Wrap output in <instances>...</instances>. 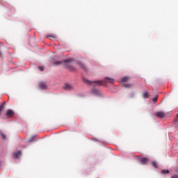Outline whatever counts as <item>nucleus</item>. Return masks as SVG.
Instances as JSON below:
<instances>
[{
  "mask_svg": "<svg viewBox=\"0 0 178 178\" xmlns=\"http://www.w3.org/2000/svg\"><path fill=\"white\" fill-rule=\"evenodd\" d=\"M70 62H72V59H67L63 61H55L54 65H56V66H59V65L64 64L65 66H68V67H69L70 70H71V72H74V70H76V68H74V67H72L70 65Z\"/></svg>",
  "mask_w": 178,
  "mask_h": 178,
  "instance_id": "nucleus-1",
  "label": "nucleus"
},
{
  "mask_svg": "<svg viewBox=\"0 0 178 178\" xmlns=\"http://www.w3.org/2000/svg\"><path fill=\"white\" fill-rule=\"evenodd\" d=\"M83 81L85 84L91 85L94 83L95 84H97V86H104V82H102V81H95L92 82L86 78H83Z\"/></svg>",
  "mask_w": 178,
  "mask_h": 178,
  "instance_id": "nucleus-2",
  "label": "nucleus"
},
{
  "mask_svg": "<svg viewBox=\"0 0 178 178\" xmlns=\"http://www.w3.org/2000/svg\"><path fill=\"white\" fill-rule=\"evenodd\" d=\"M154 116L159 118V119H163L166 116V113L164 111H157L154 113Z\"/></svg>",
  "mask_w": 178,
  "mask_h": 178,
  "instance_id": "nucleus-3",
  "label": "nucleus"
},
{
  "mask_svg": "<svg viewBox=\"0 0 178 178\" xmlns=\"http://www.w3.org/2000/svg\"><path fill=\"white\" fill-rule=\"evenodd\" d=\"M104 82L108 83L109 84H113L115 83V79H113L111 77H105Z\"/></svg>",
  "mask_w": 178,
  "mask_h": 178,
  "instance_id": "nucleus-4",
  "label": "nucleus"
},
{
  "mask_svg": "<svg viewBox=\"0 0 178 178\" xmlns=\"http://www.w3.org/2000/svg\"><path fill=\"white\" fill-rule=\"evenodd\" d=\"M64 90H66L67 91H70V90H73V86L66 83L64 86Z\"/></svg>",
  "mask_w": 178,
  "mask_h": 178,
  "instance_id": "nucleus-5",
  "label": "nucleus"
},
{
  "mask_svg": "<svg viewBox=\"0 0 178 178\" xmlns=\"http://www.w3.org/2000/svg\"><path fill=\"white\" fill-rule=\"evenodd\" d=\"M77 65L79 66H80V67H81V69H83V70H85V72H87V70H88V69L87 68V67H86V65L81 63V62H78Z\"/></svg>",
  "mask_w": 178,
  "mask_h": 178,
  "instance_id": "nucleus-6",
  "label": "nucleus"
},
{
  "mask_svg": "<svg viewBox=\"0 0 178 178\" xmlns=\"http://www.w3.org/2000/svg\"><path fill=\"white\" fill-rule=\"evenodd\" d=\"M14 114H15V113L12 110H8L6 113V116H8V118H12Z\"/></svg>",
  "mask_w": 178,
  "mask_h": 178,
  "instance_id": "nucleus-7",
  "label": "nucleus"
},
{
  "mask_svg": "<svg viewBox=\"0 0 178 178\" xmlns=\"http://www.w3.org/2000/svg\"><path fill=\"white\" fill-rule=\"evenodd\" d=\"M20 155H22V151H18L13 154V158L14 159H17Z\"/></svg>",
  "mask_w": 178,
  "mask_h": 178,
  "instance_id": "nucleus-8",
  "label": "nucleus"
},
{
  "mask_svg": "<svg viewBox=\"0 0 178 178\" xmlns=\"http://www.w3.org/2000/svg\"><path fill=\"white\" fill-rule=\"evenodd\" d=\"M140 163L142 165H147V163H148V159L147 158H145V157H143L142 159H140Z\"/></svg>",
  "mask_w": 178,
  "mask_h": 178,
  "instance_id": "nucleus-9",
  "label": "nucleus"
},
{
  "mask_svg": "<svg viewBox=\"0 0 178 178\" xmlns=\"http://www.w3.org/2000/svg\"><path fill=\"white\" fill-rule=\"evenodd\" d=\"M39 87L42 90H46V88H47V83H45V82H40L39 83Z\"/></svg>",
  "mask_w": 178,
  "mask_h": 178,
  "instance_id": "nucleus-10",
  "label": "nucleus"
},
{
  "mask_svg": "<svg viewBox=\"0 0 178 178\" xmlns=\"http://www.w3.org/2000/svg\"><path fill=\"white\" fill-rule=\"evenodd\" d=\"M92 92L93 94H95V95H101V90H97V89H93L92 90Z\"/></svg>",
  "mask_w": 178,
  "mask_h": 178,
  "instance_id": "nucleus-11",
  "label": "nucleus"
},
{
  "mask_svg": "<svg viewBox=\"0 0 178 178\" xmlns=\"http://www.w3.org/2000/svg\"><path fill=\"white\" fill-rule=\"evenodd\" d=\"M123 87H124V88H131V87H133V84L131 83H123Z\"/></svg>",
  "mask_w": 178,
  "mask_h": 178,
  "instance_id": "nucleus-12",
  "label": "nucleus"
},
{
  "mask_svg": "<svg viewBox=\"0 0 178 178\" xmlns=\"http://www.w3.org/2000/svg\"><path fill=\"white\" fill-rule=\"evenodd\" d=\"M128 80H129V77L128 76H124V77L121 79L122 83H126V81H128Z\"/></svg>",
  "mask_w": 178,
  "mask_h": 178,
  "instance_id": "nucleus-13",
  "label": "nucleus"
},
{
  "mask_svg": "<svg viewBox=\"0 0 178 178\" xmlns=\"http://www.w3.org/2000/svg\"><path fill=\"white\" fill-rule=\"evenodd\" d=\"M4 108H5V103H3L0 106V115H1V112H2V111H3Z\"/></svg>",
  "mask_w": 178,
  "mask_h": 178,
  "instance_id": "nucleus-14",
  "label": "nucleus"
},
{
  "mask_svg": "<svg viewBox=\"0 0 178 178\" xmlns=\"http://www.w3.org/2000/svg\"><path fill=\"white\" fill-rule=\"evenodd\" d=\"M143 98H148V97H149L148 92H144L143 93Z\"/></svg>",
  "mask_w": 178,
  "mask_h": 178,
  "instance_id": "nucleus-15",
  "label": "nucleus"
},
{
  "mask_svg": "<svg viewBox=\"0 0 178 178\" xmlns=\"http://www.w3.org/2000/svg\"><path fill=\"white\" fill-rule=\"evenodd\" d=\"M152 166H154V168H155L156 169L158 168V163H156V162H155V161L152 162Z\"/></svg>",
  "mask_w": 178,
  "mask_h": 178,
  "instance_id": "nucleus-16",
  "label": "nucleus"
},
{
  "mask_svg": "<svg viewBox=\"0 0 178 178\" xmlns=\"http://www.w3.org/2000/svg\"><path fill=\"white\" fill-rule=\"evenodd\" d=\"M170 171H169V170H163L162 171H161V173L163 174V175H166V173H170Z\"/></svg>",
  "mask_w": 178,
  "mask_h": 178,
  "instance_id": "nucleus-17",
  "label": "nucleus"
},
{
  "mask_svg": "<svg viewBox=\"0 0 178 178\" xmlns=\"http://www.w3.org/2000/svg\"><path fill=\"white\" fill-rule=\"evenodd\" d=\"M47 38H56V35H47L46 36Z\"/></svg>",
  "mask_w": 178,
  "mask_h": 178,
  "instance_id": "nucleus-18",
  "label": "nucleus"
},
{
  "mask_svg": "<svg viewBox=\"0 0 178 178\" xmlns=\"http://www.w3.org/2000/svg\"><path fill=\"white\" fill-rule=\"evenodd\" d=\"M1 136L3 138V140H5L6 138V135L3 134V133L1 134Z\"/></svg>",
  "mask_w": 178,
  "mask_h": 178,
  "instance_id": "nucleus-19",
  "label": "nucleus"
},
{
  "mask_svg": "<svg viewBox=\"0 0 178 178\" xmlns=\"http://www.w3.org/2000/svg\"><path fill=\"white\" fill-rule=\"evenodd\" d=\"M153 102H156L158 101V97H155L152 99Z\"/></svg>",
  "mask_w": 178,
  "mask_h": 178,
  "instance_id": "nucleus-20",
  "label": "nucleus"
},
{
  "mask_svg": "<svg viewBox=\"0 0 178 178\" xmlns=\"http://www.w3.org/2000/svg\"><path fill=\"white\" fill-rule=\"evenodd\" d=\"M40 72H44V67H39Z\"/></svg>",
  "mask_w": 178,
  "mask_h": 178,
  "instance_id": "nucleus-21",
  "label": "nucleus"
},
{
  "mask_svg": "<svg viewBox=\"0 0 178 178\" xmlns=\"http://www.w3.org/2000/svg\"><path fill=\"white\" fill-rule=\"evenodd\" d=\"M171 178H178V175H173L171 177Z\"/></svg>",
  "mask_w": 178,
  "mask_h": 178,
  "instance_id": "nucleus-22",
  "label": "nucleus"
},
{
  "mask_svg": "<svg viewBox=\"0 0 178 178\" xmlns=\"http://www.w3.org/2000/svg\"><path fill=\"white\" fill-rule=\"evenodd\" d=\"M175 123H178L177 118L176 120H175Z\"/></svg>",
  "mask_w": 178,
  "mask_h": 178,
  "instance_id": "nucleus-23",
  "label": "nucleus"
}]
</instances>
